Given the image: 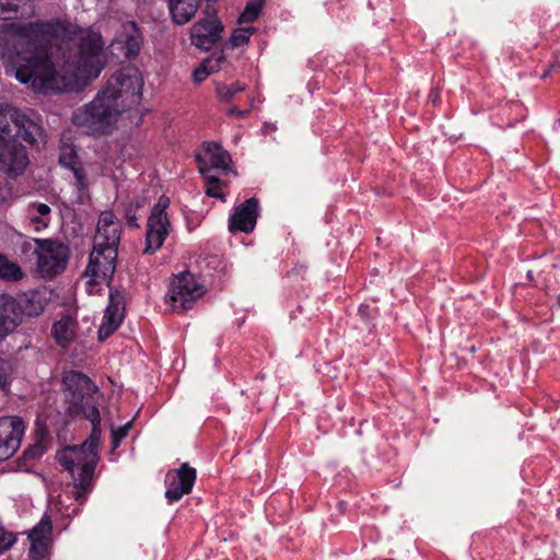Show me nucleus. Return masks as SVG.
Returning <instances> with one entry per match:
<instances>
[{
  "instance_id": "f257e3e1",
  "label": "nucleus",
  "mask_w": 560,
  "mask_h": 560,
  "mask_svg": "<svg viewBox=\"0 0 560 560\" xmlns=\"http://www.w3.org/2000/svg\"><path fill=\"white\" fill-rule=\"evenodd\" d=\"M1 44L8 74L39 93L72 90L104 68L100 33L59 21L11 23Z\"/></svg>"
},
{
  "instance_id": "f03ea898",
  "label": "nucleus",
  "mask_w": 560,
  "mask_h": 560,
  "mask_svg": "<svg viewBox=\"0 0 560 560\" xmlns=\"http://www.w3.org/2000/svg\"><path fill=\"white\" fill-rule=\"evenodd\" d=\"M63 385L69 400V413L81 412L92 424L90 436L80 446L67 447L58 454L60 465L71 475L73 497L82 504L93 489L94 471L100 459L101 393L86 375L77 371H69L63 375Z\"/></svg>"
},
{
  "instance_id": "7ed1b4c3",
  "label": "nucleus",
  "mask_w": 560,
  "mask_h": 560,
  "mask_svg": "<svg viewBox=\"0 0 560 560\" xmlns=\"http://www.w3.org/2000/svg\"><path fill=\"white\" fill-rule=\"evenodd\" d=\"M142 85L137 68H122L108 79L93 101L73 112L72 124L90 136L110 133L119 116L140 103Z\"/></svg>"
},
{
  "instance_id": "20e7f679",
  "label": "nucleus",
  "mask_w": 560,
  "mask_h": 560,
  "mask_svg": "<svg viewBox=\"0 0 560 560\" xmlns=\"http://www.w3.org/2000/svg\"><path fill=\"white\" fill-rule=\"evenodd\" d=\"M34 253L37 256V269L44 278L61 273L68 264L69 249L66 245L51 240H34Z\"/></svg>"
},
{
  "instance_id": "39448f33",
  "label": "nucleus",
  "mask_w": 560,
  "mask_h": 560,
  "mask_svg": "<svg viewBox=\"0 0 560 560\" xmlns=\"http://www.w3.org/2000/svg\"><path fill=\"white\" fill-rule=\"evenodd\" d=\"M206 290L199 280L189 271L174 277L171 282L166 302L176 312L191 308L195 301L205 294Z\"/></svg>"
},
{
  "instance_id": "423d86ee",
  "label": "nucleus",
  "mask_w": 560,
  "mask_h": 560,
  "mask_svg": "<svg viewBox=\"0 0 560 560\" xmlns=\"http://www.w3.org/2000/svg\"><path fill=\"white\" fill-rule=\"evenodd\" d=\"M168 206L170 199L165 196H161L151 211L147 223L145 254L154 253L161 248L170 233L171 223L165 211Z\"/></svg>"
},
{
  "instance_id": "0eeeda50",
  "label": "nucleus",
  "mask_w": 560,
  "mask_h": 560,
  "mask_svg": "<svg viewBox=\"0 0 560 560\" xmlns=\"http://www.w3.org/2000/svg\"><path fill=\"white\" fill-rule=\"evenodd\" d=\"M26 149L14 137L0 141V172L10 177L22 175L28 166Z\"/></svg>"
},
{
  "instance_id": "6e6552de",
  "label": "nucleus",
  "mask_w": 560,
  "mask_h": 560,
  "mask_svg": "<svg viewBox=\"0 0 560 560\" xmlns=\"http://www.w3.org/2000/svg\"><path fill=\"white\" fill-rule=\"evenodd\" d=\"M117 250L109 248H96L90 254L89 265L85 269V276L90 277L94 284L108 282L116 269Z\"/></svg>"
},
{
  "instance_id": "1a4fd4ad",
  "label": "nucleus",
  "mask_w": 560,
  "mask_h": 560,
  "mask_svg": "<svg viewBox=\"0 0 560 560\" xmlns=\"http://www.w3.org/2000/svg\"><path fill=\"white\" fill-rule=\"evenodd\" d=\"M198 168L205 180L218 183V177L212 175V171H226L231 156L228 151L215 142H207L203 144L202 152L196 156Z\"/></svg>"
},
{
  "instance_id": "9d476101",
  "label": "nucleus",
  "mask_w": 560,
  "mask_h": 560,
  "mask_svg": "<svg viewBox=\"0 0 560 560\" xmlns=\"http://www.w3.org/2000/svg\"><path fill=\"white\" fill-rule=\"evenodd\" d=\"M24 432L25 424L20 417L0 418V462L9 459L16 453Z\"/></svg>"
},
{
  "instance_id": "9b49d317",
  "label": "nucleus",
  "mask_w": 560,
  "mask_h": 560,
  "mask_svg": "<svg viewBox=\"0 0 560 560\" xmlns=\"http://www.w3.org/2000/svg\"><path fill=\"white\" fill-rule=\"evenodd\" d=\"M196 480V469L188 464H182L173 474L166 476L165 498L170 503L179 501L191 492Z\"/></svg>"
},
{
  "instance_id": "f8f14e48",
  "label": "nucleus",
  "mask_w": 560,
  "mask_h": 560,
  "mask_svg": "<svg viewBox=\"0 0 560 560\" xmlns=\"http://www.w3.org/2000/svg\"><path fill=\"white\" fill-rule=\"evenodd\" d=\"M223 26L215 13L207 12V16L200 19L191 27V43L200 48L210 49L220 38Z\"/></svg>"
},
{
  "instance_id": "ddd939ff",
  "label": "nucleus",
  "mask_w": 560,
  "mask_h": 560,
  "mask_svg": "<svg viewBox=\"0 0 560 560\" xmlns=\"http://www.w3.org/2000/svg\"><path fill=\"white\" fill-rule=\"evenodd\" d=\"M120 223L110 211H104L100 214L94 244L96 248H109L118 252L120 242Z\"/></svg>"
},
{
  "instance_id": "4468645a",
  "label": "nucleus",
  "mask_w": 560,
  "mask_h": 560,
  "mask_svg": "<svg viewBox=\"0 0 560 560\" xmlns=\"http://www.w3.org/2000/svg\"><path fill=\"white\" fill-rule=\"evenodd\" d=\"M16 136L28 144L39 148L46 143V133L38 115L19 112L15 116Z\"/></svg>"
},
{
  "instance_id": "2eb2a0df",
  "label": "nucleus",
  "mask_w": 560,
  "mask_h": 560,
  "mask_svg": "<svg viewBox=\"0 0 560 560\" xmlns=\"http://www.w3.org/2000/svg\"><path fill=\"white\" fill-rule=\"evenodd\" d=\"M125 314V296L119 290H112L109 303L105 310L102 325L98 329V340L107 339L121 324Z\"/></svg>"
},
{
  "instance_id": "dca6fc26",
  "label": "nucleus",
  "mask_w": 560,
  "mask_h": 560,
  "mask_svg": "<svg viewBox=\"0 0 560 560\" xmlns=\"http://www.w3.org/2000/svg\"><path fill=\"white\" fill-rule=\"evenodd\" d=\"M52 525L48 516H43L40 522L28 534L31 541L30 556L33 560H43L51 546Z\"/></svg>"
},
{
  "instance_id": "f3484780",
  "label": "nucleus",
  "mask_w": 560,
  "mask_h": 560,
  "mask_svg": "<svg viewBox=\"0 0 560 560\" xmlns=\"http://www.w3.org/2000/svg\"><path fill=\"white\" fill-rule=\"evenodd\" d=\"M257 217L258 201L255 198H249L235 208L229 222L230 232H252L255 229Z\"/></svg>"
},
{
  "instance_id": "a211bd4d",
  "label": "nucleus",
  "mask_w": 560,
  "mask_h": 560,
  "mask_svg": "<svg viewBox=\"0 0 560 560\" xmlns=\"http://www.w3.org/2000/svg\"><path fill=\"white\" fill-rule=\"evenodd\" d=\"M22 306L11 295H0V339L12 332L21 323Z\"/></svg>"
},
{
  "instance_id": "6ab92c4d",
  "label": "nucleus",
  "mask_w": 560,
  "mask_h": 560,
  "mask_svg": "<svg viewBox=\"0 0 560 560\" xmlns=\"http://www.w3.org/2000/svg\"><path fill=\"white\" fill-rule=\"evenodd\" d=\"M51 335L59 347L67 348L77 335L75 319L70 315L62 316L52 325Z\"/></svg>"
},
{
  "instance_id": "aec40b11",
  "label": "nucleus",
  "mask_w": 560,
  "mask_h": 560,
  "mask_svg": "<svg viewBox=\"0 0 560 560\" xmlns=\"http://www.w3.org/2000/svg\"><path fill=\"white\" fill-rule=\"evenodd\" d=\"M59 163L63 167L72 171L75 185L79 190H83L86 187L85 174L80 165L77 152L71 145H63L59 154Z\"/></svg>"
},
{
  "instance_id": "412c9836",
  "label": "nucleus",
  "mask_w": 560,
  "mask_h": 560,
  "mask_svg": "<svg viewBox=\"0 0 560 560\" xmlns=\"http://www.w3.org/2000/svg\"><path fill=\"white\" fill-rule=\"evenodd\" d=\"M168 8L174 22L184 25L195 16L198 0H170Z\"/></svg>"
},
{
  "instance_id": "4be33fe9",
  "label": "nucleus",
  "mask_w": 560,
  "mask_h": 560,
  "mask_svg": "<svg viewBox=\"0 0 560 560\" xmlns=\"http://www.w3.org/2000/svg\"><path fill=\"white\" fill-rule=\"evenodd\" d=\"M125 49L128 58L136 57L142 45V35L135 22H129L125 25Z\"/></svg>"
},
{
  "instance_id": "5701e85b",
  "label": "nucleus",
  "mask_w": 560,
  "mask_h": 560,
  "mask_svg": "<svg viewBox=\"0 0 560 560\" xmlns=\"http://www.w3.org/2000/svg\"><path fill=\"white\" fill-rule=\"evenodd\" d=\"M19 109L7 103H0V141L14 137L10 125L13 124L15 126V116L19 115Z\"/></svg>"
},
{
  "instance_id": "b1692460",
  "label": "nucleus",
  "mask_w": 560,
  "mask_h": 560,
  "mask_svg": "<svg viewBox=\"0 0 560 560\" xmlns=\"http://www.w3.org/2000/svg\"><path fill=\"white\" fill-rule=\"evenodd\" d=\"M23 278L21 267L8 259V257L0 253V279L5 281H19Z\"/></svg>"
},
{
  "instance_id": "393cba45",
  "label": "nucleus",
  "mask_w": 560,
  "mask_h": 560,
  "mask_svg": "<svg viewBox=\"0 0 560 560\" xmlns=\"http://www.w3.org/2000/svg\"><path fill=\"white\" fill-rule=\"evenodd\" d=\"M261 10V0H249L238 18L240 23L254 22Z\"/></svg>"
},
{
  "instance_id": "a878e982",
  "label": "nucleus",
  "mask_w": 560,
  "mask_h": 560,
  "mask_svg": "<svg viewBox=\"0 0 560 560\" xmlns=\"http://www.w3.org/2000/svg\"><path fill=\"white\" fill-rule=\"evenodd\" d=\"M245 90V85L236 82L231 85H220L217 88V93L222 102H231L234 96Z\"/></svg>"
},
{
  "instance_id": "bb28decb",
  "label": "nucleus",
  "mask_w": 560,
  "mask_h": 560,
  "mask_svg": "<svg viewBox=\"0 0 560 560\" xmlns=\"http://www.w3.org/2000/svg\"><path fill=\"white\" fill-rule=\"evenodd\" d=\"M255 28L253 26L237 28L233 32L230 37V43L233 48L243 46L248 43L250 36L253 35Z\"/></svg>"
},
{
  "instance_id": "cd10ccee",
  "label": "nucleus",
  "mask_w": 560,
  "mask_h": 560,
  "mask_svg": "<svg viewBox=\"0 0 560 560\" xmlns=\"http://www.w3.org/2000/svg\"><path fill=\"white\" fill-rule=\"evenodd\" d=\"M19 5L16 0H0V19L11 20L16 18Z\"/></svg>"
},
{
  "instance_id": "c85d7f7f",
  "label": "nucleus",
  "mask_w": 560,
  "mask_h": 560,
  "mask_svg": "<svg viewBox=\"0 0 560 560\" xmlns=\"http://www.w3.org/2000/svg\"><path fill=\"white\" fill-rule=\"evenodd\" d=\"M13 373V366L10 361L0 358V388L5 389L10 383Z\"/></svg>"
},
{
  "instance_id": "c756f323",
  "label": "nucleus",
  "mask_w": 560,
  "mask_h": 560,
  "mask_svg": "<svg viewBox=\"0 0 560 560\" xmlns=\"http://www.w3.org/2000/svg\"><path fill=\"white\" fill-rule=\"evenodd\" d=\"M131 424H132V421H128L127 423H125L124 425L119 427V428H112V450H116L119 445H120V442L121 440H124L130 428H131Z\"/></svg>"
},
{
  "instance_id": "7c9ffc66",
  "label": "nucleus",
  "mask_w": 560,
  "mask_h": 560,
  "mask_svg": "<svg viewBox=\"0 0 560 560\" xmlns=\"http://www.w3.org/2000/svg\"><path fill=\"white\" fill-rule=\"evenodd\" d=\"M225 60V57L222 51L214 52L209 58H207L203 62L208 72L214 73L221 69V63Z\"/></svg>"
},
{
  "instance_id": "2f4dec72",
  "label": "nucleus",
  "mask_w": 560,
  "mask_h": 560,
  "mask_svg": "<svg viewBox=\"0 0 560 560\" xmlns=\"http://www.w3.org/2000/svg\"><path fill=\"white\" fill-rule=\"evenodd\" d=\"M15 540V536L0 524V555L10 549Z\"/></svg>"
},
{
  "instance_id": "473e14b6",
  "label": "nucleus",
  "mask_w": 560,
  "mask_h": 560,
  "mask_svg": "<svg viewBox=\"0 0 560 560\" xmlns=\"http://www.w3.org/2000/svg\"><path fill=\"white\" fill-rule=\"evenodd\" d=\"M46 451V447L42 442H37L26 448L23 453L25 459H35L39 458Z\"/></svg>"
},
{
  "instance_id": "72a5a7b5",
  "label": "nucleus",
  "mask_w": 560,
  "mask_h": 560,
  "mask_svg": "<svg viewBox=\"0 0 560 560\" xmlns=\"http://www.w3.org/2000/svg\"><path fill=\"white\" fill-rule=\"evenodd\" d=\"M49 221H50L49 219H46V218L38 215L34 212H32V214L30 217V222L36 231H40V230L47 228L49 224Z\"/></svg>"
},
{
  "instance_id": "f704fd0d",
  "label": "nucleus",
  "mask_w": 560,
  "mask_h": 560,
  "mask_svg": "<svg viewBox=\"0 0 560 560\" xmlns=\"http://www.w3.org/2000/svg\"><path fill=\"white\" fill-rule=\"evenodd\" d=\"M207 183V189H206V194L210 197H214V198H221L223 199V195L220 192V180L218 179V183H210L208 180H206Z\"/></svg>"
},
{
  "instance_id": "c9c22d12",
  "label": "nucleus",
  "mask_w": 560,
  "mask_h": 560,
  "mask_svg": "<svg viewBox=\"0 0 560 560\" xmlns=\"http://www.w3.org/2000/svg\"><path fill=\"white\" fill-rule=\"evenodd\" d=\"M210 74L211 73L208 72L205 62H202L197 69H195L192 73L195 82L198 83L205 81Z\"/></svg>"
},
{
  "instance_id": "e433bc0d",
  "label": "nucleus",
  "mask_w": 560,
  "mask_h": 560,
  "mask_svg": "<svg viewBox=\"0 0 560 560\" xmlns=\"http://www.w3.org/2000/svg\"><path fill=\"white\" fill-rule=\"evenodd\" d=\"M31 211L46 219H49L51 210L50 207L46 203H35L31 207Z\"/></svg>"
},
{
  "instance_id": "4c0bfd02",
  "label": "nucleus",
  "mask_w": 560,
  "mask_h": 560,
  "mask_svg": "<svg viewBox=\"0 0 560 560\" xmlns=\"http://www.w3.org/2000/svg\"><path fill=\"white\" fill-rule=\"evenodd\" d=\"M126 219H127V223L130 226H138V223H137L138 218L135 213V209L132 208V203L126 210Z\"/></svg>"
},
{
  "instance_id": "58836bf2",
  "label": "nucleus",
  "mask_w": 560,
  "mask_h": 560,
  "mask_svg": "<svg viewBox=\"0 0 560 560\" xmlns=\"http://www.w3.org/2000/svg\"><path fill=\"white\" fill-rule=\"evenodd\" d=\"M248 113V110H240L237 107H231L228 109L226 114L229 116H236V117H240V118H243L246 114Z\"/></svg>"
},
{
  "instance_id": "ea45409f",
  "label": "nucleus",
  "mask_w": 560,
  "mask_h": 560,
  "mask_svg": "<svg viewBox=\"0 0 560 560\" xmlns=\"http://www.w3.org/2000/svg\"><path fill=\"white\" fill-rule=\"evenodd\" d=\"M553 68H556V65H551V66H550V69H548L547 71H545V72H544V74H542L541 77H542V78H546V77L549 74V72H550Z\"/></svg>"
},
{
  "instance_id": "a19ab883",
  "label": "nucleus",
  "mask_w": 560,
  "mask_h": 560,
  "mask_svg": "<svg viewBox=\"0 0 560 560\" xmlns=\"http://www.w3.org/2000/svg\"><path fill=\"white\" fill-rule=\"evenodd\" d=\"M364 310H365V307L361 306V307L359 308V312H360L361 314H363V311H364Z\"/></svg>"
}]
</instances>
